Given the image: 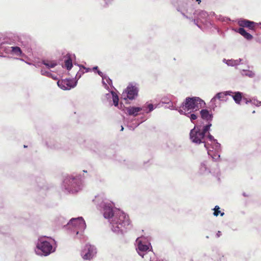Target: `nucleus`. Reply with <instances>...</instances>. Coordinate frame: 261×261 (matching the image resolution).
Segmentation results:
<instances>
[{"label":"nucleus","mask_w":261,"mask_h":261,"mask_svg":"<svg viewBox=\"0 0 261 261\" xmlns=\"http://www.w3.org/2000/svg\"><path fill=\"white\" fill-rule=\"evenodd\" d=\"M97 69H98V67L97 66H95V67H93V70H97Z\"/></svg>","instance_id":"58836bf2"},{"label":"nucleus","mask_w":261,"mask_h":261,"mask_svg":"<svg viewBox=\"0 0 261 261\" xmlns=\"http://www.w3.org/2000/svg\"><path fill=\"white\" fill-rule=\"evenodd\" d=\"M49 77L52 78L54 80H57L58 79L57 76H55V75H53L52 73H51V75Z\"/></svg>","instance_id":"c9c22d12"},{"label":"nucleus","mask_w":261,"mask_h":261,"mask_svg":"<svg viewBox=\"0 0 261 261\" xmlns=\"http://www.w3.org/2000/svg\"><path fill=\"white\" fill-rule=\"evenodd\" d=\"M63 188L65 190V192L67 193H77L82 188V181L80 177L77 176H68L63 181Z\"/></svg>","instance_id":"423d86ee"},{"label":"nucleus","mask_w":261,"mask_h":261,"mask_svg":"<svg viewBox=\"0 0 261 261\" xmlns=\"http://www.w3.org/2000/svg\"><path fill=\"white\" fill-rule=\"evenodd\" d=\"M212 123H208L202 128L200 125H195L190 133L191 141L196 144L204 143V147L207 151V153L213 159L217 161L220 157L218 152L221 148V145L214 137L211 135L209 130Z\"/></svg>","instance_id":"f03ea898"},{"label":"nucleus","mask_w":261,"mask_h":261,"mask_svg":"<svg viewBox=\"0 0 261 261\" xmlns=\"http://www.w3.org/2000/svg\"><path fill=\"white\" fill-rule=\"evenodd\" d=\"M169 108L172 110H177V109H176L172 103L169 105Z\"/></svg>","instance_id":"f704fd0d"},{"label":"nucleus","mask_w":261,"mask_h":261,"mask_svg":"<svg viewBox=\"0 0 261 261\" xmlns=\"http://www.w3.org/2000/svg\"><path fill=\"white\" fill-rule=\"evenodd\" d=\"M233 93V92L231 91H224V92H221L217 93L216 94V97L218 98V100L219 101H226L227 100V96L228 95H231V94Z\"/></svg>","instance_id":"dca6fc26"},{"label":"nucleus","mask_w":261,"mask_h":261,"mask_svg":"<svg viewBox=\"0 0 261 261\" xmlns=\"http://www.w3.org/2000/svg\"><path fill=\"white\" fill-rule=\"evenodd\" d=\"M57 84L63 90H70L76 86L77 81L73 80V79H66L61 81H58Z\"/></svg>","instance_id":"1a4fd4ad"},{"label":"nucleus","mask_w":261,"mask_h":261,"mask_svg":"<svg viewBox=\"0 0 261 261\" xmlns=\"http://www.w3.org/2000/svg\"><path fill=\"white\" fill-rule=\"evenodd\" d=\"M83 172H87V171H86V170H83Z\"/></svg>","instance_id":"37998d69"},{"label":"nucleus","mask_w":261,"mask_h":261,"mask_svg":"<svg viewBox=\"0 0 261 261\" xmlns=\"http://www.w3.org/2000/svg\"><path fill=\"white\" fill-rule=\"evenodd\" d=\"M102 83L106 88H109L107 84L111 85L112 84V80L106 75L103 76Z\"/></svg>","instance_id":"bb28decb"},{"label":"nucleus","mask_w":261,"mask_h":261,"mask_svg":"<svg viewBox=\"0 0 261 261\" xmlns=\"http://www.w3.org/2000/svg\"><path fill=\"white\" fill-rule=\"evenodd\" d=\"M219 209H220V207H219V206L218 205H216L215 208H214V212L213 213L214 215L215 216H218L219 215V214H220V215L221 216H223L224 215V213L223 212H221L220 211H219Z\"/></svg>","instance_id":"c756f323"},{"label":"nucleus","mask_w":261,"mask_h":261,"mask_svg":"<svg viewBox=\"0 0 261 261\" xmlns=\"http://www.w3.org/2000/svg\"><path fill=\"white\" fill-rule=\"evenodd\" d=\"M83 73V72H81L79 70L76 73V75H75V76L74 77V79H73V80H76L77 81V80L81 77L82 76V74Z\"/></svg>","instance_id":"473e14b6"},{"label":"nucleus","mask_w":261,"mask_h":261,"mask_svg":"<svg viewBox=\"0 0 261 261\" xmlns=\"http://www.w3.org/2000/svg\"><path fill=\"white\" fill-rule=\"evenodd\" d=\"M238 24L240 27H247L253 30L254 27L255 22L246 19H241L239 20Z\"/></svg>","instance_id":"2eb2a0df"},{"label":"nucleus","mask_w":261,"mask_h":261,"mask_svg":"<svg viewBox=\"0 0 261 261\" xmlns=\"http://www.w3.org/2000/svg\"><path fill=\"white\" fill-rule=\"evenodd\" d=\"M194 19H193V22L200 28H201V26H199L198 24L199 21L203 22V20H206L208 16V14L207 12L201 10H195L194 13Z\"/></svg>","instance_id":"9b49d317"},{"label":"nucleus","mask_w":261,"mask_h":261,"mask_svg":"<svg viewBox=\"0 0 261 261\" xmlns=\"http://www.w3.org/2000/svg\"><path fill=\"white\" fill-rule=\"evenodd\" d=\"M181 14L187 19L194 18V13L195 10L192 6H188L185 8H180L178 10Z\"/></svg>","instance_id":"f8f14e48"},{"label":"nucleus","mask_w":261,"mask_h":261,"mask_svg":"<svg viewBox=\"0 0 261 261\" xmlns=\"http://www.w3.org/2000/svg\"><path fill=\"white\" fill-rule=\"evenodd\" d=\"M41 73L42 75H45V76H46L48 77L51 75V73L49 71L46 70L44 68L41 69Z\"/></svg>","instance_id":"7c9ffc66"},{"label":"nucleus","mask_w":261,"mask_h":261,"mask_svg":"<svg viewBox=\"0 0 261 261\" xmlns=\"http://www.w3.org/2000/svg\"><path fill=\"white\" fill-rule=\"evenodd\" d=\"M10 51L11 53L14 55L21 56L22 55V51L20 48L18 46H11L10 47Z\"/></svg>","instance_id":"5701e85b"},{"label":"nucleus","mask_w":261,"mask_h":261,"mask_svg":"<svg viewBox=\"0 0 261 261\" xmlns=\"http://www.w3.org/2000/svg\"><path fill=\"white\" fill-rule=\"evenodd\" d=\"M242 59H239L238 60H233V59H230V60H227L225 59H224L223 60V62L226 64L228 66H235L237 65H238L240 64V62H241Z\"/></svg>","instance_id":"6ab92c4d"},{"label":"nucleus","mask_w":261,"mask_h":261,"mask_svg":"<svg viewBox=\"0 0 261 261\" xmlns=\"http://www.w3.org/2000/svg\"><path fill=\"white\" fill-rule=\"evenodd\" d=\"M236 31L248 40H250L253 38V36L247 32L243 28H240L237 30H236Z\"/></svg>","instance_id":"a211bd4d"},{"label":"nucleus","mask_w":261,"mask_h":261,"mask_svg":"<svg viewBox=\"0 0 261 261\" xmlns=\"http://www.w3.org/2000/svg\"><path fill=\"white\" fill-rule=\"evenodd\" d=\"M103 1L105 3L104 7H108L113 3L114 0H103Z\"/></svg>","instance_id":"2f4dec72"},{"label":"nucleus","mask_w":261,"mask_h":261,"mask_svg":"<svg viewBox=\"0 0 261 261\" xmlns=\"http://www.w3.org/2000/svg\"><path fill=\"white\" fill-rule=\"evenodd\" d=\"M248 102H250L251 104L255 105L257 107L261 105V101H259L255 98H252L250 99V100H246V103H248Z\"/></svg>","instance_id":"c85d7f7f"},{"label":"nucleus","mask_w":261,"mask_h":261,"mask_svg":"<svg viewBox=\"0 0 261 261\" xmlns=\"http://www.w3.org/2000/svg\"><path fill=\"white\" fill-rule=\"evenodd\" d=\"M126 113L130 116H137L141 113V109L139 107L129 106L125 108Z\"/></svg>","instance_id":"ddd939ff"},{"label":"nucleus","mask_w":261,"mask_h":261,"mask_svg":"<svg viewBox=\"0 0 261 261\" xmlns=\"http://www.w3.org/2000/svg\"><path fill=\"white\" fill-rule=\"evenodd\" d=\"M101 200L97 204L98 208L105 218L108 220L111 230L117 234H122L130 228V222L128 216L119 209H114L113 204L106 198L98 196L95 201Z\"/></svg>","instance_id":"f257e3e1"},{"label":"nucleus","mask_w":261,"mask_h":261,"mask_svg":"<svg viewBox=\"0 0 261 261\" xmlns=\"http://www.w3.org/2000/svg\"><path fill=\"white\" fill-rule=\"evenodd\" d=\"M146 120V118H144V117H143V120H142L140 123H138V124H137V125L136 126V127H137V126H138V125L140 124V123H141L143 122V121H145V120Z\"/></svg>","instance_id":"e433bc0d"},{"label":"nucleus","mask_w":261,"mask_h":261,"mask_svg":"<svg viewBox=\"0 0 261 261\" xmlns=\"http://www.w3.org/2000/svg\"><path fill=\"white\" fill-rule=\"evenodd\" d=\"M123 130V126H121V130L122 131V130Z\"/></svg>","instance_id":"a19ab883"},{"label":"nucleus","mask_w":261,"mask_h":261,"mask_svg":"<svg viewBox=\"0 0 261 261\" xmlns=\"http://www.w3.org/2000/svg\"><path fill=\"white\" fill-rule=\"evenodd\" d=\"M112 96L113 101L115 106H117L118 105L119 98L118 95L113 91L111 92V94L108 93L107 94V96H110V95Z\"/></svg>","instance_id":"393cba45"},{"label":"nucleus","mask_w":261,"mask_h":261,"mask_svg":"<svg viewBox=\"0 0 261 261\" xmlns=\"http://www.w3.org/2000/svg\"><path fill=\"white\" fill-rule=\"evenodd\" d=\"M141 114L143 115L145 113L148 114L150 112L154 110V107L152 104H148V105L143 106L142 107H141Z\"/></svg>","instance_id":"aec40b11"},{"label":"nucleus","mask_w":261,"mask_h":261,"mask_svg":"<svg viewBox=\"0 0 261 261\" xmlns=\"http://www.w3.org/2000/svg\"><path fill=\"white\" fill-rule=\"evenodd\" d=\"M35 251L37 255L47 256L56 250V241L54 239L46 236L38 238L36 243Z\"/></svg>","instance_id":"7ed1b4c3"},{"label":"nucleus","mask_w":261,"mask_h":261,"mask_svg":"<svg viewBox=\"0 0 261 261\" xmlns=\"http://www.w3.org/2000/svg\"><path fill=\"white\" fill-rule=\"evenodd\" d=\"M187 112L188 111H185V114H183L188 117L190 119L191 121L194 123V122H193V121L195 120L197 118V115L195 114L194 113H192V111H191L190 112Z\"/></svg>","instance_id":"a878e982"},{"label":"nucleus","mask_w":261,"mask_h":261,"mask_svg":"<svg viewBox=\"0 0 261 261\" xmlns=\"http://www.w3.org/2000/svg\"><path fill=\"white\" fill-rule=\"evenodd\" d=\"M220 103L218 98L216 97V95L211 99L210 102V108L213 110H215V108L218 106H220Z\"/></svg>","instance_id":"412c9836"},{"label":"nucleus","mask_w":261,"mask_h":261,"mask_svg":"<svg viewBox=\"0 0 261 261\" xmlns=\"http://www.w3.org/2000/svg\"><path fill=\"white\" fill-rule=\"evenodd\" d=\"M97 253L96 247L90 244H86L81 251V256L84 260H91Z\"/></svg>","instance_id":"6e6552de"},{"label":"nucleus","mask_w":261,"mask_h":261,"mask_svg":"<svg viewBox=\"0 0 261 261\" xmlns=\"http://www.w3.org/2000/svg\"><path fill=\"white\" fill-rule=\"evenodd\" d=\"M66 227L69 233L72 237L82 239L86 225L83 218L80 217L72 218L67 223Z\"/></svg>","instance_id":"20e7f679"},{"label":"nucleus","mask_w":261,"mask_h":261,"mask_svg":"<svg viewBox=\"0 0 261 261\" xmlns=\"http://www.w3.org/2000/svg\"><path fill=\"white\" fill-rule=\"evenodd\" d=\"M199 171L201 174L212 173L214 175L218 176L220 173V170L217 165L215 163L212 165L207 161H204L200 163Z\"/></svg>","instance_id":"0eeeda50"},{"label":"nucleus","mask_w":261,"mask_h":261,"mask_svg":"<svg viewBox=\"0 0 261 261\" xmlns=\"http://www.w3.org/2000/svg\"><path fill=\"white\" fill-rule=\"evenodd\" d=\"M201 118L207 122V124L208 123H211V121L213 119L212 114H210L208 111L206 109H202L200 112Z\"/></svg>","instance_id":"4468645a"},{"label":"nucleus","mask_w":261,"mask_h":261,"mask_svg":"<svg viewBox=\"0 0 261 261\" xmlns=\"http://www.w3.org/2000/svg\"><path fill=\"white\" fill-rule=\"evenodd\" d=\"M220 20H221V21H224V18H222V19H221Z\"/></svg>","instance_id":"79ce46f5"},{"label":"nucleus","mask_w":261,"mask_h":261,"mask_svg":"<svg viewBox=\"0 0 261 261\" xmlns=\"http://www.w3.org/2000/svg\"><path fill=\"white\" fill-rule=\"evenodd\" d=\"M42 63L48 68H54L57 66V63L55 61L44 60Z\"/></svg>","instance_id":"b1692460"},{"label":"nucleus","mask_w":261,"mask_h":261,"mask_svg":"<svg viewBox=\"0 0 261 261\" xmlns=\"http://www.w3.org/2000/svg\"><path fill=\"white\" fill-rule=\"evenodd\" d=\"M242 74L243 75L248 76L250 77H252L254 75V72H253L252 71L247 70H243L242 72Z\"/></svg>","instance_id":"cd10ccee"},{"label":"nucleus","mask_w":261,"mask_h":261,"mask_svg":"<svg viewBox=\"0 0 261 261\" xmlns=\"http://www.w3.org/2000/svg\"><path fill=\"white\" fill-rule=\"evenodd\" d=\"M73 66L71 59V55L67 54L65 56V59L64 61V67L67 69V70H70Z\"/></svg>","instance_id":"f3484780"},{"label":"nucleus","mask_w":261,"mask_h":261,"mask_svg":"<svg viewBox=\"0 0 261 261\" xmlns=\"http://www.w3.org/2000/svg\"><path fill=\"white\" fill-rule=\"evenodd\" d=\"M205 104L204 101L199 97H187L178 112L180 114H185V111H197Z\"/></svg>","instance_id":"39448f33"},{"label":"nucleus","mask_w":261,"mask_h":261,"mask_svg":"<svg viewBox=\"0 0 261 261\" xmlns=\"http://www.w3.org/2000/svg\"><path fill=\"white\" fill-rule=\"evenodd\" d=\"M233 100L237 104H240L242 98V93L240 92H233L231 95Z\"/></svg>","instance_id":"4be33fe9"},{"label":"nucleus","mask_w":261,"mask_h":261,"mask_svg":"<svg viewBox=\"0 0 261 261\" xmlns=\"http://www.w3.org/2000/svg\"><path fill=\"white\" fill-rule=\"evenodd\" d=\"M137 88L133 86H128L126 89L123 92L121 97L124 100L129 99L133 100L135 98L138 94Z\"/></svg>","instance_id":"9d476101"},{"label":"nucleus","mask_w":261,"mask_h":261,"mask_svg":"<svg viewBox=\"0 0 261 261\" xmlns=\"http://www.w3.org/2000/svg\"><path fill=\"white\" fill-rule=\"evenodd\" d=\"M252 113H255V111H253L252 112Z\"/></svg>","instance_id":"c03bdc74"},{"label":"nucleus","mask_w":261,"mask_h":261,"mask_svg":"<svg viewBox=\"0 0 261 261\" xmlns=\"http://www.w3.org/2000/svg\"><path fill=\"white\" fill-rule=\"evenodd\" d=\"M196 1L198 2V4H200V3L201 2V0H196Z\"/></svg>","instance_id":"ea45409f"},{"label":"nucleus","mask_w":261,"mask_h":261,"mask_svg":"<svg viewBox=\"0 0 261 261\" xmlns=\"http://www.w3.org/2000/svg\"><path fill=\"white\" fill-rule=\"evenodd\" d=\"M221 235V232L220 231H218V232L216 234V236L218 238Z\"/></svg>","instance_id":"4c0bfd02"},{"label":"nucleus","mask_w":261,"mask_h":261,"mask_svg":"<svg viewBox=\"0 0 261 261\" xmlns=\"http://www.w3.org/2000/svg\"><path fill=\"white\" fill-rule=\"evenodd\" d=\"M97 73L98 74V75H99L102 77V79L103 78V76H104L105 75V74H103V73L99 70H97Z\"/></svg>","instance_id":"72a5a7b5"}]
</instances>
